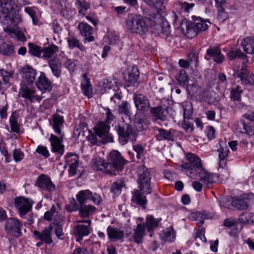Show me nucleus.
<instances>
[{
    "mask_svg": "<svg viewBox=\"0 0 254 254\" xmlns=\"http://www.w3.org/2000/svg\"><path fill=\"white\" fill-rule=\"evenodd\" d=\"M177 80L181 86H185L189 80V76L185 69L180 70L178 75L177 76Z\"/></svg>",
    "mask_w": 254,
    "mask_h": 254,
    "instance_id": "49",
    "label": "nucleus"
},
{
    "mask_svg": "<svg viewBox=\"0 0 254 254\" xmlns=\"http://www.w3.org/2000/svg\"><path fill=\"white\" fill-rule=\"evenodd\" d=\"M50 125L52 126L54 132L59 136L53 134H51L49 139L51 142V150L60 156L64 153V145L62 144L63 139V135L62 134V128L64 126V117L58 114H55L53 115L51 121L49 120Z\"/></svg>",
    "mask_w": 254,
    "mask_h": 254,
    "instance_id": "2",
    "label": "nucleus"
},
{
    "mask_svg": "<svg viewBox=\"0 0 254 254\" xmlns=\"http://www.w3.org/2000/svg\"><path fill=\"white\" fill-rule=\"evenodd\" d=\"M108 164H111L113 169V175H116V171L121 172L123 170L125 164V160L121 154L117 150L112 151L109 155Z\"/></svg>",
    "mask_w": 254,
    "mask_h": 254,
    "instance_id": "14",
    "label": "nucleus"
},
{
    "mask_svg": "<svg viewBox=\"0 0 254 254\" xmlns=\"http://www.w3.org/2000/svg\"><path fill=\"white\" fill-rule=\"evenodd\" d=\"M131 200L133 203L140 205L143 208H145L147 199L145 196L142 194L138 190H135L132 193Z\"/></svg>",
    "mask_w": 254,
    "mask_h": 254,
    "instance_id": "35",
    "label": "nucleus"
},
{
    "mask_svg": "<svg viewBox=\"0 0 254 254\" xmlns=\"http://www.w3.org/2000/svg\"><path fill=\"white\" fill-rule=\"evenodd\" d=\"M36 152L45 158L48 157V149L46 146L38 145L36 149Z\"/></svg>",
    "mask_w": 254,
    "mask_h": 254,
    "instance_id": "64",
    "label": "nucleus"
},
{
    "mask_svg": "<svg viewBox=\"0 0 254 254\" xmlns=\"http://www.w3.org/2000/svg\"><path fill=\"white\" fill-rule=\"evenodd\" d=\"M50 8L56 13H62L64 6L61 0H51Z\"/></svg>",
    "mask_w": 254,
    "mask_h": 254,
    "instance_id": "51",
    "label": "nucleus"
},
{
    "mask_svg": "<svg viewBox=\"0 0 254 254\" xmlns=\"http://www.w3.org/2000/svg\"><path fill=\"white\" fill-rule=\"evenodd\" d=\"M127 30L132 33L143 35L147 32L148 27L144 17L136 14H129L126 22Z\"/></svg>",
    "mask_w": 254,
    "mask_h": 254,
    "instance_id": "4",
    "label": "nucleus"
},
{
    "mask_svg": "<svg viewBox=\"0 0 254 254\" xmlns=\"http://www.w3.org/2000/svg\"><path fill=\"white\" fill-rule=\"evenodd\" d=\"M36 186L39 188L43 190H48V176L46 175H41L37 179Z\"/></svg>",
    "mask_w": 254,
    "mask_h": 254,
    "instance_id": "46",
    "label": "nucleus"
},
{
    "mask_svg": "<svg viewBox=\"0 0 254 254\" xmlns=\"http://www.w3.org/2000/svg\"><path fill=\"white\" fill-rule=\"evenodd\" d=\"M241 46L245 53L254 54V38L247 37L244 38L241 42Z\"/></svg>",
    "mask_w": 254,
    "mask_h": 254,
    "instance_id": "32",
    "label": "nucleus"
},
{
    "mask_svg": "<svg viewBox=\"0 0 254 254\" xmlns=\"http://www.w3.org/2000/svg\"><path fill=\"white\" fill-rule=\"evenodd\" d=\"M22 224L19 220L15 218H7L5 221V230L6 232L15 237L22 235Z\"/></svg>",
    "mask_w": 254,
    "mask_h": 254,
    "instance_id": "15",
    "label": "nucleus"
},
{
    "mask_svg": "<svg viewBox=\"0 0 254 254\" xmlns=\"http://www.w3.org/2000/svg\"><path fill=\"white\" fill-rule=\"evenodd\" d=\"M92 191L89 190H80L76 195V198L79 205L85 204L88 199H90Z\"/></svg>",
    "mask_w": 254,
    "mask_h": 254,
    "instance_id": "37",
    "label": "nucleus"
},
{
    "mask_svg": "<svg viewBox=\"0 0 254 254\" xmlns=\"http://www.w3.org/2000/svg\"><path fill=\"white\" fill-rule=\"evenodd\" d=\"M206 54L204 59L207 61L212 59L213 61L217 63H222L224 59V56L222 54L221 49L216 46H210L206 50Z\"/></svg>",
    "mask_w": 254,
    "mask_h": 254,
    "instance_id": "18",
    "label": "nucleus"
},
{
    "mask_svg": "<svg viewBox=\"0 0 254 254\" xmlns=\"http://www.w3.org/2000/svg\"><path fill=\"white\" fill-rule=\"evenodd\" d=\"M118 110L120 113L129 116L130 114V104L127 101L123 102L118 106Z\"/></svg>",
    "mask_w": 254,
    "mask_h": 254,
    "instance_id": "56",
    "label": "nucleus"
},
{
    "mask_svg": "<svg viewBox=\"0 0 254 254\" xmlns=\"http://www.w3.org/2000/svg\"><path fill=\"white\" fill-rule=\"evenodd\" d=\"M233 75L235 78H239L243 85H248L250 83L249 72L244 65L241 69L235 71Z\"/></svg>",
    "mask_w": 254,
    "mask_h": 254,
    "instance_id": "26",
    "label": "nucleus"
},
{
    "mask_svg": "<svg viewBox=\"0 0 254 254\" xmlns=\"http://www.w3.org/2000/svg\"><path fill=\"white\" fill-rule=\"evenodd\" d=\"M36 84L38 88L42 92V93L48 89V80L46 77L42 74L39 77L38 81Z\"/></svg>",
    "mask_w": 254,
    "mask_h": 254,
    "instance_id": "50",
    "label": "nucleus"
},
{
    "mask_svg": "<svg viewBox=\"0 0 254 254\" xmlns=\"http://www.w3.org/2000/svg\"><path fill=\"white\" fill-rule=\"evenodd\" d=\"M37 239L41 240L40 242L37 243V247L41 246L43 242L48 244V229L45 228L42 232H39L37 231H34L33 232Z\"/></svg>",
    "mask_w": 254,
    "mask_h": 254,
    "instance_id": "43",
    "label": "nucleus"
},
{
    "mask_svg": "<svg viewBox=\"0 0 254 254\" xmlns=\"http://www.w3.org/2000/svg\"><path fill=\"white\" fill-rule=\"evenodd\" d=\"M238 220L243 224L252 223L254 222V215L251 212L245 211L239 216Z\"/></svg>",
    "mask_w": 254,
    "mask_h": 254,
    "instance_id": "41",
    "label": "nucleus"
},
{
    "mask_svg": "<svg viewBox=\"0 0 254 254\" xmlns=\"http://www.w3.org/2000/svg\"><path fill=\"white\" fill-rule=\"evenodd\" d=\"M33 201L25 196H18L14 198V206L19 216L24 218L32 209Z\"/></svg>",
    "mask_w": 254,
    "mask_h": 254,
    "instance_id": "10",
    "label": "nucleus"
},
{
    "mask_svg": "<svg viewBox=\"0 0 254 254\" xmlns=\"http://www.w3.org/2000/svg\"><path fill=\"white\" fill-rule=\"evenodd\" d=\"M186 157L188 162L183 163L179 166L180 170L190 178L195 179L198 171L202 167L201 160L197 155L192 153H188Z\"/></svg>",
    "mask_w": 254,
    "mask_h": 254,
    "instance_id": "5",
    "label": "nucleus"
},
{
    "mask_svg": "<svg viewBox=\"0 0 254 254\" xmlns=\"http://www.w3.org/2000/svg\"><path fill=\"white\" fill-rule=\"evenodd\" d=\"M0 54L3 56H10L14 52V47L11 44L2 43L0 46Z\"/></svg>",
    "mask_w": 254,
    "mask_h": 254,
    "instance_id": "44",
    "label": "nucleus"
},
{
    "mask_svg": "<svg viewBox=\"0 0 254 254\" xmlns=\"http://www.w3.org/2000/svg\"><path fill=\"white\" fill-rule=\"evenodd\" d=\"M149 6L155 7L158 14H161L163 10L162 0H144Z\"/></svg>",
    "mask_w": 254,
    "mask_h": 254,
    "instance_id": "47",
    "label": "nucleus"
},
{
    "mask_svg": "<svg viewBox=\"0 0 254 254\" xmlns=\"http://www.w3.org/2000/svg\"><path fill=\"white\" fill-rule=\"evenodd\" d=\"M145 235V225L144 223H138L136 227L133 230L132 236V240L136 244H141L143 238Z\"/></svg>",
    "mask_w": 254,
    "mask_h": 254,
    "instance_id": "25",
    "label": "nucleus"
},
{
    "mask_svg": "<svg viewBox=\"0 0 254 254\" xmlns=\"http://www.w3.org/2000/svg\"><path fill=\"white\" fill-rule=\"evenodd\" d=\"M109 238L114 241L120 240L124 237V232L114 227L109 226L107 229Z\"/></svg>",
    "mask_w": 254,
    "mask_h": 254,
    "instance_id": "34",
    "label": "nucleus"
},
{
    "mask_svg": "<svg viewBox=\"0 0 254 254\" xmlns=\"http://www.w3.org/2000/svg\"><path fill=\"white\" fill-rule=\"evenodd\" d=\"M96 210L95 206L92 205H80L79 215L82 217H88L90 215H93Z\"/></svg>",
    "mask_w": 254,
    "mask_h": 254,
    "instance_id": "36",
    "label": "nucleus"
},
{
    "mask_svg": "<svg viewBox=\"0 0 254 254\" xmlns=\"http://www.w3.org/2000/svg\"><path fill=\"white\" fill-rule=\"evenodd\" d=\"M81 222L88 223V225L78 224L75 226L73 230V236L76 241L80 242L82 241L84 237L89 235L91 232V228L90 227L91 221L89 220L86 221H82Z\"/></svg>",
    "mask_w": 254,
    "mask_h": 254,
    "instance_id": "17",
    "label": "nucleus"
},
{
    "mask_svg": "<svg viewBox=\"0 0 254 254\" xmlns=\"http://www.w3.org/2000/svg\"><path fill=\"white\" fill-rule=\"evenodd\" d=\"M76 8L78 9V13L82 16L85 15L87 10L90 7V4L84 0H77L75 3Z\"/></svg>",
    "mask_w": 254,
    "mask_h": 254,
    "instance_id": "42",
    "label": "nucleus"
},
{
    "mask_svg": "<svg viewBox=\"0 0 254 254\" xmlns=\"http://www.w3.org/2000/svg\"><path fill=\"white\" fill-rule=\"evenodd\" d=\"M254 197L253 193H244L233 197L231 205L237 210H245L250 206L252 203L251 199H253Z\"/></svg>",
    "mask_w": 254,
    "mask_h": 254,
    "instance_id": "13",
    "label": "nucleus"
},
{
    "mask_svg": "<svg viewBox=\"0 0 254 254\" xmlns=\"http://www.w3.org/2000/svg\"><path fill=\"white\" fill-rule=\"evenodd\" d=\"M110 126L105 122L100 121L94 126V130L96 135L104 143L112 142L113 137L109 133Z\"/></svg>",
    "mask_w": 254,
    "mask_h": 254,
    "instance_id": "12",
    "label": "nucleus"
},
{
    "mask_svg": "<svg viewBox=\"0 0 254 254\" xmlns=\"http://www.w3.org/2000/svg\"><path fill=\"white\" fill-rule=\"evenodd\" d=\"M223 225L227 227H234L230 232V234L232 235H236L238 234L241 231L243 227L242 225L239 227L237 219L232 218L225 219Z\"/></svg>",
    "mask_w": 254,
    "mask_h": 254,
    "instance_id": "31",
    "label": "nucleus"
},
{
    "mask_svg": "<svg viewBox=\"0 0 254 254\" xmlns=\"http://www.w3.org/2000/svg\"><path fill=\"white\" fill-rule=\"evenodd\" d=\"M193 22L184 21L182 23L181 29L184 33L189 38L195 37L198 33L206 30L208 25L207 22L210 23L208 19H203L200 17L192 16Z\"/></svg>",
    "mask_w": 254,
    "mask_h": 254,
    "instance_id": "3",
    "label": "nucleus"
},
{
    "mask_svg": "<svg viewBox=\"0 0 254 254\" xmlns=\"http://www.w3.org/2000/svg\"><path fill=\"white\" fill-rule=\"evenodd\" d=\"M138 182L140 190L146 194L151 193L150 183L151 175L148 169L144 165H141L138 169Z\"/></svg>",
    "mask_w": 254,
    "mask_h": 254,
    "instance_id": "11",
    "label": "nucleus"
},
{
    "mask_svg": "<svg viewBox=\"0 0 254 254\" xmlns=\"http://www.w3.org/2000/svg\"><path fill=\"white\" fill-rule=\"evenodd\" d=\"M66 39L69 49L73 50L75 48H78L81 51L85 50V48L83 44L76 37L71 35L69 32H68Z\"/></svg>",
    "mask_w": 254,
    "mask_h": 254,
    "instance_id": "27",
    "label": "nucleus"
},
{
    "mask_svg": "<svg viewBox=\"0 0 254 254\" xmlns=\"http://www.w3.org/2000/svg\"><path fill=\"white\" fill-rule=\"evenodd\" d=\"M63 218L61 216H55L54 220L49 228V245L57 243L58 240L64 239V233L62 227Z\"/></svg>",
    "mask_w": 254,
    "mask_h": 254,
    "instance_id": "7",
    "label": "nucleus"
},
{
    "mask_svg": "<svg viewBox=\"0 0 254 254\" xmlns=\"http://www.w3.org/2000/svg\"><path fill=\"white\" fill-rule=\"evenodd\" d=\"M191 217L197 221L196 225L198 227H200L203 224L204 220L206 219V215L203 213L200 212L191 213Z\"/></svg>",
    "mask_w": 254,
    "mask_h": 254,
    "instance_id": "54",
    "label": "nucleus"
},
{
    "mask_svg": "<svg viewBox=\"0 0 254 254\" xmlns=\"http://www.w3.org/2000/svg\"><path fill=\"white\" fill-rule=\"evenodd\" d=\"M163 174L165 178L171 181H173L177 178V174L169 169L165 170Z\"/></svg>",
    "mask_w": 254,
    "mask_h": 254,
    "instance_id": "63",
    "label": "nucleus"
},
{
    "mask_svg": "<svg viewBox=\"0 0 254 254\" xmlns=\"http://www.w3.org/2000/svg\"><path fill=\"white\" fill-rule=\"evenodd\" d=\"M243 90L239 85L234 86L230 90V98L235 102H239L241 100V94Z\"/></svg>",
    "mask_w": 254,
    "mask_h": 254,
    "instance_id": "39",
    "label": "nucleus"
},
{
    "mask_svg": "<svg viewBox=\"0 0 254 254\" xmlns=\"http://www.w3.org/2000/svg\"><path fill=\"white\" fill-rule=\"evenodd\" d=\"M1 13L0 21L4 31L11 38L18 41L25 42L26 37L17 25L21 22L22 18L19 13V7L15 0H0Z\"/></svg>",
    "mask_w": 254,
    "mask_h": 254,
    "instance_id": "1",
    "label": "nucleus"
},
{
    "mask_svg": "<svg viewBox=\"0 0 254 254\" xmlns=\"http://www.w3.org/2000/svg\"><path fill=\"white\" fill-rule=\"evenodd\" d=\"M156 138L159 140L162 139L172 140L173 139V135L170 132L166 130L160 129L158 130V133L156 135Z\"/></svg>",
    "mask_w": 254,
    "mask_h": 254,
    "instance_id": "52",
    "label": "nucleus"
},
{
    "mask_svg": "<svg viewBox=\"0 0 254 254\" xmlns=\"http://www.w3.org/2000/svg\"><path fill=\"white\" fill-rule=\"evenodd\" d=\"M29 53L35 57L46 59L48 57V48L29 43Z\"/></svg>",
    "mask_w": 254,
    "mask_h": 254,
    "instance_id": "23",
    "label": "nucleus"
},
{
    "mask_svg": "<svg viewBox=\"0 0 254 254\" xmlns=\"http://www.w3.org/2000/svg\"><path fill=\"white\" fill-rule=\"evenodd\" d=\"M125 187L124 180L123 179L118 180L112 184L110 190L115 195L118 196L121 193L122 189Z\"/></svg>",
    "mask_w": 254,
    "mask_h": 254,
    "instance_id": "40",
    "label": "nucleus"
},
{
    "mask_svg": "<svg viewBox=\"0 0 254 254\" xmlns=\"http://www.w3.org/2000/svg\"><path fill=\"white\" fill-rule=\"evenodd\" d=\"M81 87L82 93L89 98L92 96V88L89 79L86 74L83 76V79L81 81Z\"/></svg>",
    "mask_w": 254,
    "mask_h": 254,
    "instance_id": "30",
    "label": "nucleus"
},
{
    "mask_svg": "<svg viewBox=\"0 0 254 254\" xmlns=\"http://www.w3.org/2000/svg\"><path fill=\"white\" fill-rule=\"evenodd\" d=\"M117 130L119 135V141L122 145L127 144L129 141L133 142L136 139V131L130 125L124 121L118 124Z\"/></svg>",
    "mask_w": 254,
    "mask_h": 254,
    "instance_id": "6",
    "label": "nucleus"
},
{
    "mask_svg": "<svg viewBox=\"0 0 254 254\" xmlns=\"http://www.w3.org/2000/svg\"><path fill=\"white\" fill-rule=\"evenodd\" d=\"M187 90L188 93L191 96L200 95L201 92L200 87L196 83L188 84L187 87Z\"/></svg>",
    "mask_w": 254,
    "mask_h": 254,
    "instance_id": "48",
    "label": "nucleus"
},
{
    "mask_svg": "<svg viewBox=\"0 0 254 254\" xmlns=\"http://www.w3.org/2000/svg\"><path fill=\"white\" fill-rule=\"evenodd\" d=\"M19 94L22 98L31 102L34 101H38L41 99L40 96L35 94L34 87H29L25 83L21 85L19 91Z\"/></svg>",
    "mask_w": 254,
    "mask_h": 254,
    "instance_id": "16",
    "label": "nucleus"
},
{
    "mask_svg": "<svg viewBox=\"0 0 254 254\" xmlns=\"http://www.w3.org/2000/svg\"><path fill=\"white\" fill-rule=\"evenodd\" d=\"M96 134H95L93 133H91L88 135V140L90 142V143L93 145H100L101 143H104L101 139V138L98 139L97 137Z\"/></svg>",
    "mask_w": 254,
    "mask_h": 254,
    "instance_id": "61",
    "label": "nucleus"
},
{
    "mask_svg": "<svg viewBox=\"0 0 254 254\" xmlns=\"http://www.w3.org/2000/svg\"><path fill=\"white\" fill-rule=\"evenodd\" d=\"M199 180L208 187H210L213 182L214 179L212 175L206 172L202 167L197 173Z\"/></svg>",
    "mask_w": 254,
    "mask_h": 254,
    "instance_id": "33",
    "label": "nucleus"
},
{
    "mask_svg": "<svg viewBox=\"0 0 254 254\" xmlns=\"http://www.w3.org/2000/svg\"><path fill=\"white\" fill-rule=\"evenodd\" d=\"M150 114L154 119L166 121L168 117V109L163 110L161 107L152 108Z\"/></svg>",
    "mask_w": 254,
    "mask_h": 254,
    "instance_id": "28",
    "label": "nucleus"
},
{
    "mask_svg": "<svg viewBox=\"0 0 254 254\" xmlns=\"http://www.w3.org/2000/svg\"><path fill=\"white\" fill-rule=\"evenodd\" d=\"M117 82L115 80L112 79H104L103 81V87L105 91L107 90H110L112 88H114Z\"/></svg>",
    "mask_w": 254,
    "mask_h": 254,
    "instance_id": "60",
    "label": "nucleus"
},
{
    "mask_svg": "<svg viewBox=\"0 0 254 254\" xmlns=\"http://www.w3.org/2000/svg\"><path fill=\"white\" fill-rule=\"evenodd\" d=\"M18 115L16 113H12L9 118V123L11 131L17 134H22L24 132L23 128L18 123Z\"/></svg>",
    "mask_w": 254,
    "mask_h": 254,
    "instance_id": "29",
    "label": "nucleus"
},
{
    "mask_svg": "<svg viewBox=\"0 0 254 254\" xmlns=\"http://www.w3.org/2000/svg\"><path fill=\"white\" fill-rule=\"evenodd\" d=\"M244 116L247 120L238 121L235 125L236 129L240 133L253 135L254 134V113L249 112Z\"/></svg>",
    "mask_w": 254,
    "mask_h": 254,
    "instance_id": "9",
    "label": "nucleus"
},
{
    "mask_svg": "<svg viewBox=\"0 0 254 254\" xmlns=\"http://www.w3.org/2000/svg\"><path fill=\"white\" fill-rule=\"evenodd\" d=\"M228 57L230 60H233L236 58L245 59L247 56L244 54L241 50H231L228 53Z\"/></svg>",
    "mask_w": 254,
    "mask_h": 254,
    "instance_id": "53",
    "label": "nucleus"
},
{
    "mask_svg": "<svg viewBox=\"0 0 254 254\" xmlns=\"http://www.w3.org/2000/svg\"><path fill=\"white\" fill-rule=\"evenodd\" d=\"M24 11L30 16L32 19L33 24L36 25L38 22L37 18L36 16V8L35 7H25Z\"/></svg>",
    "mask_w": 254,
    "mask_h": 254,
    "instance_id": "57",
    "label": "nucleus"
},
{
    "mask_svg": "<svg viewBox=\"0 0 254 254\" xmlns=\"http://www.w3.org/2000/svg\"><path fill=\"white\" fill-rule=\"evenodd\" d=\"M135 107L137 110L145 112L150 108L149 102L147 98L142 94H134L133 97Z\"/></svg>",
    "mask_w": 254,
    "mask_h": 254,
    "instance_id": "20",
    "label": "nucleus"
},
{
    "mask_svg": "<svg viewBox=\"0 0 254 254\" xmlns=\"http://www.w3.org/2000/svg\"><path fill=\"white\" fill-rule=\"evenodd\" d=\"M81 35L85 37L84 42H90L94 40V36L91 35L93 31L92 27L86 23L81 22L78 25Z\"/></svg>",
    "mask_w": 254,
    "mask_h": 254,
    "instance_id": "24",
    "label": "nucleus"
},
{
    "mask_svg": "<svg viewBox=\"0 0 254 254\" xmlns=\"http://www.w3.org/2000/svg\"><path fill=\"white\" fill-rule=\"evenodd\" d=\"M92 166L95 170L113 175V168L111 167V164H108V163L100 157H96L93 159Z\"/></svg>",
    "mask_w": 254,
    "mask_h": 254,
    "instance_id": "19",
    "label": "nucleus"
},
{
    "mask_svg": "<svg viewBox=\"0 0 254 254\" xmlns=\"http://www.w3.org/2000/svg\"><path fill=\"white\" fill-rule=\"evenodd\" d=\"M21 73L23 82H26L29 85L33 83L36 74V71L35 69L30 66L26 65L22 68Z\"/></svg>",
    "mask_w": 254,
    "mask_h": 254,
    "instance_id": "22",
    "label": "nucleus"
},
{
    "mask_svg": "<svg viewBox=\"0 0 254 254\" xmlns=\"http://www.w3.org/2000/svg\"><path fill=\"white\" fill-rule=\"evenodd\" d=\"M66 163L69 166L68 172L69 175H75L79 165V160L77 156L73 153L67 154L66 155Z\"/></svg>",
    "mask_w": 254,
    "mask_h": 254,
    "instance_id": "21",
    "label": "nucleus"
},
{
    "mask_svg": "<svg viewBox=\"0 0 254 254\" xmlns=\"http://www.w3.org/2000/svg\"><path fill=\"white\" fill-rule=\"evenodd\" d=\"M139 76L138 71L136 68H132L131 71L128 73V81L131 84H135L137 81Z\"/></svg>",
    "mask_w": 254,
    "mask_h": 254,
    "instance_id": "55",
    "label": "nucleus"
},
{
    "mask_svg": "<svg viewBox=\"0 0 254 254\" xmlns=\"http://www.w3.org/2000/svg\"><path fill=\"white\" fill-rule=\"evenodd\" d=\"M13 72L7 71L3 68H0V75L2 77L3 83L6 85L9 83V79L12 77Z\"/></svg>",
    "mask_w": 254,
    "mask_h": 254,
    "instance_id": "59",
    "label": "nucleus"
},
{
    "mask_svg": "<svg viewBox=\"0 0 254 254\" xmlns=\"http://www.w3.org/2000/svg\"><path fill=\"white\" fill-rule=\"evenodd\" d=\"M160 238L163 241L171 242L174 241L175 236L172 229H166L161 234Z\"/></svg>",
    "mask_w": 254,
    "mask_h": 254,
    "instance_id": "45",
    "label": "nucleus"
},
{
    "mask_svg": "<svg viewBox=\"0 0 254 254\" xmlns=\"http://www.w3.org/2000/svg\"><path fill=\"white\" fill-rule=\"evenodd\" d=\"M78 61L74 59H67L64 63V66L69 71H74L76 69Z\"/></svg>",
    "mask_w": 254,
    "mask_h": 254,
    "instance_id": "58",
    "label": "nucleus"
},
{
    "mask_svg": "<svg viewBox=\"0 0 254 254\" xmlns=\"http://www.w3.org/2000/svg\"><path fill=\"white\" fill-rule=\"evenodd\" d=\"M161 219L155 218L152 215H147L146 217L145 225L147 230L151 232L156 229L159 225V223Z\"/></svg>",
    "mask_w": 254,
    "mask_h": 254,
    "instance_id": "38",
    "label": "nucleus"
},
{
    "mask_svg": "<svg viewBox=\"0 0 254 254\" xmlns=\"http://www.w3.org/2000/svg\"><path fill=\"white\" fill-rule=\"evenodd\" d=\"M24 157V153L19 149H15L13 152V158L15 162L22 160Z\"/></svg>",
    "mask_w": 254,
    "mask_h": 254,
    "instance_id": "62",
    "label": "nucleus"
},
{
    "mask_svg": "<svg viewBox=\"0 0 254 254\" xmlns=\"http://www.w3.org/2000/svg\"><path fill=\"white\" fill-rule=\"evenodd\" d=\"M64 54L59 51V48L52 44L49 46V65L54 76L59 77L61 74L62 63L57 57L59 54Z\"/></svg>",
    "mask_w": 254,
    "mask_h": 254,
    "instance_id": "8",
    "label": "nucleus"
}]
</instances>
